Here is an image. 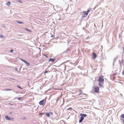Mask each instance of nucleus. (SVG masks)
<instances>
[{"instance_id": "nucleus-27", "label": "nucleus", "mask_w": 124, "mask_h": 124, "mask_svg": "<svg viewBox=\"0 0 124 124\" xmlns=\"http://www.w3.org/2000/svg\"><path fill=\"white\" fill-rule=\"evenodd\" d=\"M48 71H45V72H44V73H47L48 72Z\"/></svg>"}, {"instance_id": "nucleus-3", "label": "nucleus", "mask_w": 124, "mask_h": 124, "mask_svg": "<svg viewBox=\"0 0 124 124\" xmlns=\"http://www.w3.org/2000/svg\"><path fill=\"white\" fill-rule=\"evenodd\" d=\"M90 11V10H88L86 12L84 11L83 13V16L85 17L86 16L88 15V12Z\"/></svg>"}, {"instance_id": "nucleus-1", "label": "nucleus", "mask_w": 124, "mask_h": 124, "mask_svg": "<svg viewBox=\"0 0 124 124\" xmlns=\"http://www.w3.org/2000/svg\"><path fill=\"white\" fill-rule=\"evenodd\" d=\"M104 77L102 75H101L98 78V81L99 82L98 85L101 87L103 86V85L104 83Z\"/></svg>"}, {"instance_id": "nucleus-26", "label": "nucleus", "mask_w": 124, "mask_h": 124, "mask_svg": "<svg viewBox=\"0 0 124 124\" xmlns=\"http://www.w3.org/2000/svg\"><path fill=\"white\" fill-rule=\"evenodd\" d=\"M44 113H41L39 114V115H41L43 114Z\"/></svg>"}, {"instance_id": "nucleus-6", "label": "nucleus", "mask_w": 124, "mask_h": 124, "mask_svg": "<svg viewBox=\"0 0 124 124\" xmlns=\"http://www.w3.org/2000/svg\"><path fill=\"white\" fill-rule=\"evenodd\" d=\"M44 101V100L43 99L40 101L39 102V104L40 105H43V102Z\"/></svg>"}, {"instance_id": "nucleus-18", "label": "nucleus", "mask_w": 124, "mask_h": 124, "mask_svg": "<svg viewBox=\"0 0 124 124\" xmlns=\"http://www.w3.org/2000/svg\"><path fill=\"white\" fill-rule=\"evenodd\" d=\"M26 30L28 31H29V32H31V31L29 30L28 29H26Z\"/></svg>"}, {"instance_id": "nucleus-20", "label": "nucleus", "mask_w": 124, "mask_h": 124, "mask_svg": "<svg viewBox=\"0 0 124 124\" xmlns=\"http://www.w3.org/2000/svg\"><path fill=\"white\" fill-rule=\"evenodd\" d=\"M0 37H1V38H5V36H2V35H1L0 36Z\"/></svg>"}, {"instance_id": "nucleus-9", "label": "nucleus", "mask_w": 124, "mask_h": 124, "mask_svg": "<svg viewBox=\"0 0 124 124\" xmlns=\"http://www.w3.org/2000/svg\"><path fill=\"white\" fill-rule=\"evenodd\" d=\"M55 58L53 59H52L51 58H50L49 59V61L50 62V61H51L52 62H53L55 60Z\"/></svg>"}, {"instance_id": "nucleus-22", "label": "nucleus", "mask_w": 124, "mask_h": 124, "mask_svg": "<svg viewBox=\"0 0 124 124\" xmlns=\"http://www.w3.org/2000/svg\"><path fill=\"white\" fill-rule=\"evenodd\" d=\"M72 108H68V109H67V110H69H69H72Z\"/></svg>"}, {"instance_id": "nucleus-32", "label": "nucleus", "mask_w": 124, "mask_h": 124, "mask_svg": "<svg viewBox=\"0 0 124 124\" xmlns=\"http://www.w3.org/2000/svg\"><path fill=\"white\" fill-rule=\"evenodd\" d=\"M66 66L65 65V69H66Z\"/></svg>"}, {"instance_id": "nucleus-2", "label": "nucleus", "mask_w": 124, "mask_h": 124, "mask_svg": "<svg viewBox=\"0 0 124 124\" xmlns=\"http://www.w3.org/2000/svg\"><path fill=\"white\" fill-rule=\"evenodd\" d=\"M93 91L95 93H98L99 91V87L97 86L95 87L94 88Z\"/></svg>"}, {"instance_id": "nucleus-30", "label": "nucleus", "mask_w": 124, "mask_h": 124, "mask_svg": "<svg viewBox=\"0 0 124 124\" xmlns=\"http://www.w3.org/2000/svg\"><path fill=\"white\" fill-rule=\"evenodd\" d=\"M45 56H46L47 57H48V56L46 55H45Z\"/></svg>"}, {"instance_id": "nucleus-12", "label": "nucleus", "mask_w": 124, "mask_h": 124, "mask_svg": "<svg viewBox=\"0 0 124 124\" xmlns=\"http://www.w3.org/2000/svg\"><path fill=\"white\" fill-rule=\"evenodd\" d=\"M10 4V1H8L7 3V5L8 6H9Z\"/></svg>"}, {"instance_id": "nucleus-14", "label": "nucleus", "mask_w": 124, "mask_h": 124, "mask_svg": "<svg viewBox=\"0 0 124 124\" xmlns=\"http://www.w3.org/2000/svg\"><path fill=\"white\" fill-rule=\"evenodd\" d=\"M17 22L20 24H23V22H21L18 21H16Z\"/></svg>"}, {"instance_id": "nucleus-16", "label": "nucleus", "mask_w": 124, "mask_h": 124, "mask_svg": "<svg viewBox=\"0 0 124 124\" xmlns=\"http://www.w3.org/2000/svg\"><path fill=\"white\" fill-rule=\"evenodd\" d=\"M49 114H50V115H52L53 114V112H49Z\"/></svg>"}, {"instance_id": "nucleus-23", "label": "nucleus", "mask_w": 124, "mask_h": 124, "mask_svg": "<svg viewBox=\"0 0 124 124\" xmlns=\"http://www.w3.org/2000/svg\"><path fill=\"white\" fill-rule=\"evenodd\" d=\"M87 116V115L86 114H84L83 116L84 117H86Z\"/></svg>"}, {"instance_id": "nucleus-21", "label": "nucleus", "mask_w": 124, "mask_h": 124, "mask_svg": "<svg viewBox=\"0 0 124 124\" xmlns=\"http://www.w3.org/2000/svg\"><path fill=\"white\" fill-rule=\"evenodd\" d=\"M17 86L19 88H20L21 89H23L21 87H20V86H18V85Z\"/></svg>"}, {"instance_id": "nucleus-7", "label": "nucleus", "mask_w": 124, "mask_h": 124, "mask_svg": "<svg viewBox=\"0 0 124 124\" xmlns=\"http://www.w3.org/2000/svg\"><path fill=\"white\" fill-rule=\"evenodd\" d=\"M92 55L93 56V59H95L97 55L95 54L94 52H93L92 54Z\"/></svg>"}, {"instance_id": "nucleus-13", "label": "nucleus", "mask_w": 124, "mask_h": 124, "mask_svg": "<svg viewBox=\"0 0 124 124\" xmlns=\"http://www.w3.org/2000/svg\"><path fill=\"white\" fill-rule=\"evenodd\" d=\"M12 89H5L4 90L5 91H11V90Z\"/></svg>"}, {"instance_id": "nucleus-19", "label": "nucleus", "mask_w": 124, "mask_h": 124, "mask_svg": "<svg viewBox=\"0 0 124 124\" xmlns=\"http://www.w3.org/2000/svg\"><path fill=\"white\" fill-rule=\"evenodd\" d=\"M22 99V97H19V98H18V99L20 100H21Z\"/></svg>"}, {"instance_id": "nucleus-11", "label": "nucleus", "mask_w": 124, "mask_h": 124, "mask_svg": "<svg viewBox=\"0 0 124 124\" xmlns=\"http://www.w3.org/2000/svg\"><path fill=\"white\" fill-rule=\"evenodd\" d=\"M46 115L48 117H50V115L49 113H46Z\"/></svg>"}, {"instance_id": "nucleus-33", "label": "nucleus", "mask_w": 124, "mask_h": 124, "mask_svg": "<svg viewBox=\"0 0 124 124\" xmlns=\"http://www.w3.org/2000/svg\"><path fill=\"white\" fill-rule=\"evenodd\" d=\"M123 122L124 123V120H123Z\"/></svg>"}, {"instance_id": "nucleus-29", "label": "nucleus", "mask_w": 124, "mask_h": 124, "mask_svg": "<svg viewBox=\"0 0 124 124\" xmlns=\"http://www.w3.org/2000/svg\"><path fill=\"white\" fill-rule=\"evenodd\" d=\"M23 119H26V117H25L23 118Z\"/></svg>"}, {"instance_id": "nucleus-5", "label": "nucleus", "mask_w": 124, "mask_h": 124, "mask_svg": "<svg viewBox=\"0 0 124 124\" xmlns=\"http://www.w3.org/2000/svg\"><path fill=\"white\" fill-rule=\"evenodd\" d=\"M5 118L7 120H14V119L13 118H11L9 117L8 116H5Z\"/></svg>"}, {"instance_id": "nucleus-10", "label": "nucleus", "mask_w": 124, "mask_h": 124, "mask_svg": "<svg viewBox=\"0 0 124 124\" xmlns=\"http://www.w3.org/2000/svg\"><path fill=\"white\" fill-rule=\"evenodd\" d=\"M79 91L80 92V93L79 94V95H81V94L82 93H83V92L82 91V90H79Z\"/></svg>"}, {"instance_id": "nucleus-31", "label": "nucleus", "mask_w": 124, "mask_h": 124, "mask_svg": "<svg viewBox=\"0 0 124 124\" xmlns=\"http://www.w3.org/2000/svg\"><path fill=\"white\" fill-rule=\"evenodd\" d=\"M15 70H18V69H17L16 68L15 69Z\"/></svg>"}, {"instance_id": "nucleus-25", "label": "nucleus", "mask_w": 124, "mask_h": 124, "mask_svg": "<svg viewBox=\"0 0 124 124\" xmlns=\"http://www.w3.org/2000/svg\"><path fill=\"white\" fill-rule=\"evenodd\" d=\"M10 51V52L12 53V52H13V50H11Z\"/></svg>"}, {"instance_id": "nucleus-8", "label": "nucleus", "mask_w": 124, "mask_h": 124, "mask_svg": "<svg viewBox=\"0 0 124 124\" xmlns=\"http://www.w3.org/2000/svg\"><path fill=\"white\" fill-rule=\"evenodd\" d=\"M84 119V118L83 116H81L80 117V120L79 121V123H80L82 122Z\"/></svg>"}, {"instance_id": "nucleus-17", "label": "nucleus", "mask_w": 124, "mask_h": 124, "mask_svg": "<svg viewBox=\"0 0 124 124\" xmlns=\"http://www.w3.org/2000/svg\"><path fill=\"white\" fill-rule=\"evenodd\" d=\"M18 1L20 3H22V1H21V0H18Z\"/></svg>"}, {"instance_id": "nucleus-28", "label": "nucleus", "mask_w": 124, "mask_h": 124, "mask_svg": "<svg viewBox=\"0 0 124 124\" xmlns=\"http://www.w3.org/2000/svg\"><path fill=\"white\" fill-rule=\"evenodd\" d=\"M122 74L124 75V71H123Z\"/></svg>"}, {"instance_id": "nucleus-15", "label": "nucleus", "mask_w": 124, "mask_h": 124, "mask_svg": "<svg viewBox=\"0 0 124 124\" xmlns=\"http://www.w3.org/2000/svg\"><path fill=\"white\" fill-rule=\"evenodd\" d=\"M121 117L122 118H124V114H122L121 116Z\"/></svg>"}, {"instance_id": "nucleus-24", "label": "nucleus", "mask_w": 124, "mask_h": 124, "mask_svg": "<svg viewBox=\"0 0 124 124\" xmlns=\"http://www.w3.org/2000/svg\"><path fill=\"white\" fill-rule=\"evenodd\" d=\"M83 115H84V114H82V113H81L80 114V115L81 116H83Z\"/></svg>"}, {"instance_id": "nucleus-4", "label": "nucleus", "mask_w": 124, "mask_h": 124, "mask_svg": "<svg viewBox=\"0 0 124 124\" xmlns=\"http://www.w3.org/2000/svg\"><path fill=\"white\" fill-rule=\"evenodd\" d=\"M20 59L21 61H22L24 62H25L26 64V65L27 66H29L30 65V63H29L27 61H26L23 60V59Z\"/></svg>"}]
</instances>
